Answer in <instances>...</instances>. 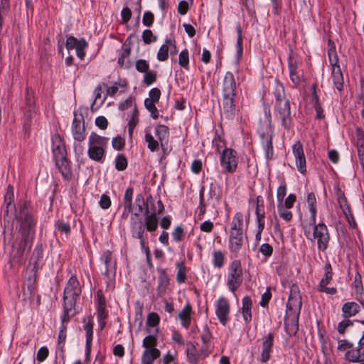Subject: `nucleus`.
Segmentation results:
<instances>
[{"label": "nucleus", "mask_w": 364, "mask_h": 364, "mask_svg": "<svg viewBox=\"0 0 364 364\" xmlns=\"http://www.w3.org/2000/svg\"><path fill=\"white\" fill-rule=\"evenodd\" d=\"M48 354V348L46 346H43L38 349L36 359L39 363H42L47 358Z\"/></svg>", "instance_id": "59"}, {"label": "nucleus", "mask_w": 364, "mask_h": 364, "mask_svg": "<svg viewBox=\"0 0 364 364\" xmlns=\"http://www.w3.org/2000/svg\"><path fill=\"white\" fill-rule=\"evenodd\" d=\"M158 286H157V296L162 297L165 295L166 289L169 285V277L166 274L164 269H158Z\"/></svg>", "instance_id": "21"}, {"label": "nucleus", "mask_w": 364, "mask_h": 364, "mask_svg": "<svg viewBox=\"0 0 364 364\" xmlns=\"http://www.w3.org/2000/svg\"><path fill=\"white\" fill-rule=\"evenodd\" d=\"M72 134L75 141L78 142L83 141L86 138L85 128V121L80 120L77 118H74L72 123Z\"/></svg>", "instance_id": "19"}, {"label": "nucleus", "mask_w": 364, "mask_h": 364, "mask_svg": "<svg viewBox=\"0 0 364 364\" xmlns=\"http://www.w3.org/2000/svg\"><path fill=\"white\" fill-rule=\"evenodd\" d=\"M306 203L309 210L311 213L310 221L312 223H314L317 214V199L314 193L310 192L307 193Z\"/></svg>", "instance_id": "29"}, {"label": "nucleus", "mask_w": 364, "mask_h": 364, "mask_svg": "<svg viewBox=\"0 0 364 364\" xmlns=\"http://www.w3.org/2000/svg\"><path fill=\"white\" fill-rule=\"evenodd\" d=\"M243 272L241 262L235 259L228 266L227 276V286L228 289L234 293L242 284Z\"/></svg>", "instance_id": "7"}, {"label": "nucleus", "mask_w": 364, "mask_h": 364, "mask_svg": "<svg viewBox=\"0 0 364 364\" xmlns=\"http://www.w3.org/2000/svg\"><path fill=\"white\" fill-rule=\"evenodd\" d=\"M155 135L163 147L165 141L168 140L169 136V129L166 125L159 124L155 127Z\"/></svg>", "instance_id": "34"}, {"label": "nucleus", "mask_w": 364, "mask_h": 364, "mask_svg": "<svg viewBox=\"0 0 364 364\" xmlns=\"http://www.w3.org/2000/svg\"><path fill=\"white\" fill-rule=\"evenodd\" d=\"M236 31L237 34V39L236 43L237 48V55L238 57H241L243 52L242 48V28L240 24L236 26Z\"/></svg>", "instance_id": "50"}, {"label": "nucleus", "mask_w": 364, "mask_h": 364, "mask_svg": "<svg viewBox=\"0 0 364 364\" xmlns=\"http://www.w3.org/2000/svg\"><path fill=\"white\" fill-rule=\"evenodd\" d=\"M331 77L335 87L341 91L343 87V75L340 66L332 68Z\"/></svg>", "instance_id": "31"}, {"label": "nucleus", "mask_w": 364, "mask_h": 364, "mask_svg": "<svg viewBox=\"0 0 364 364\" xmlns=\"http://www.w3.org/2000/svg\"><path fill=\"white\" fill-rule=\"evenodd\" d=\"M149 97L146 100H149L151 102L157 103L159 101L161 97V91L157 87L152 88L149 92Z\"/></svg>", "instance_id": "63"}, {"label": "nucleus", "mask_w": 364, "mask_h": 364, "mask_svg": "<svg viewBox=\"0 0 364 364\" xmlns=\"http://www.w3.org/2000/svg\"><path fill=\"white\" fill-rule=\"evenodd\" d=\"M285 322L287 332L289 336H294L299 330V318L296 316H287Z\"/></svg>", "instance_id": "33"}, {"label": "nucleus", "mask_w": 364, "mask_h": 364, "mask_svg": "<svg viewBox=\"0 0 364 364\" xmlns=\"http://www.w3.org/2000/svg\"><path fill=\"white\" fill-rule=\"evenodd\" d=\"M169 44L166 42L160 47L158 53L157 59L159 61H165L168 58Z\"/></svg>", "instance_id": "51"}, {"label": "nucleus", "mask_w": 364, "mask_h": 364, "mask_svg": "<svg viewBox=\"0 0 364 364\" xmlns=\"http://www.w3.org/2000/svg\"><path fill=\"white\" fill-rule=\"evenodd\" d=\"M55 229L68 236L70 233V226L68 223L58 220L55 223Z\"/></svg>", "instance_id": "49"}, {"label": "nucleus", "mask_w": 364, "mask_h": 364, "mask_svg": "<svg viewBox=\"0 0 364 364\" xmlns=\"http://www.w3.org/2000/svg\"><path fill=\"white\" fill-rule=\"evenodd\" d=\"M43 248L42 244H37L36 246L31 260L33 262V272H36L39 268L38 262L43 258Z\"/></svg>", "instance_id": "35"}, {"label": "nucleus", "mask_w": 364, "mask_h": 364, "mask_svg": "<svg viewBox=\"0 0 364 364\" xmlns=\"http://www.w3.org/2000/svg\"><path fill=\"white\" fill-rule=\"evenodd\" d=\"M149 69V65L145 60H138L136 61V70L139 73H146Z\"/></svg>", "instance_id": "62"}, {"label": "nucleus", "mask_w": 364, "mask_h": 364, "mask_svg": "<svg viewBox=\"0 0 364 364\" xmlns=\"http://www.w3.org/2000/svg\"><path fill=\"white\" fill-rule=\"evenodd\" d=\"M108 141V137L92 132L88 138L87 155L89 158L94 161L102 164L105 159Z\"/></svg>", "instance_id": "5"}, {"label": "nucleus", "mask_w": 364, "mask_h": 364, "mask_svg": "<svg viewBox=\"0 0 364 364\" xmlns=\"http://www.w3.org/2000/svg\"><path fill=\"white\" fill-rule=\"evenodd\" d=\"M272 95L275 99V119L284 129L289 131L293 125L294 115L291 114L290 100L286 95L284 87L277 80H274Z\"/></svg>", "instance_id": "2"}, {"label": "nucleus", "mask_w": 364, "mask_h": 364, "mask_svg": "<svg viewBox=\"0 0 364 364\" xmlns=\"http://www.w3.org/2000/svg\"><path fill=\"white\" fill-rule=\"evenodd\" d=\"M193 314L192 306L188 302L178 314L181 326L186 329H188L190 327Z\"/></svg>", "instance_id": "22"}, {"label": "nucleus", "mask_w": 364, "mask_h": 364, "mask_svg": "<svg viewBox=\"0 0 364 364\" xmlns=\"http://www.w3.org/2000/svg\"><path fill=\"white\" fill-rule=\"evenodd\" d=\"M353 325V322L348 318H345L338 323L337 330L339 333L344 334L346 328Z\"/></svg>", "instance_id": "56"}, {"label": "nucleus", "mask_w": 364, "mask_h": 364, "mask_svg": "<svg viewBox=\"0 0 364 364\" xmlns=\"http://www.w3.org/2000/svg\"><path fill=\"white\" fill-rule=\"evenodd\" d=\"M255 215L257 216V222L264 221L265 211L264 208V200L261 196L256 198Z\"/></svg>", "instance_id": "38"}, {"label": "nucleus", "mask_w": 364, "mask_h": 364, "mask_svg": "<svg viewBox=\"0 0 364 364\" xmlns=\"http://www.w3.org/2000/svg\"><path fill=\"white\" fill-rule=\"evenodd\" d=\"M81 292L82 288L77 277L72 275L63 291V315L61 317L63 322H68L77 314L75 306Z\"/></svg>", "instance_id": "3"}, {"label": "nucleus", "mask_w": 364, "mask_h": 364, "mask_svg": "<svg viewBox=\"0 0 364 364\" xmlns=\"http://www.w3.org/2000/svg\"><path fill=\"white\" fill-rule=\"evenodd\" d=\"M277 210L279 217L284 219L285 221L289 222L292 219L291 212L284 207V203H278Z\"/></svg>", "instance_id": "48"}, {"label": "nucleus", "mask_w": 364, "mask_h": 364, "mask_svg": "<svg viewBox=\"0 0 364 364\" xmlns=\"http://www.w3.org/2000/svg\"><path fill=\"white\" fill-rule=\"evenodd\" d=\"M88 44L85 39H77L73 36L68 37L65 42V47L68 50L75 49L77 56L82 60L85 56V49L87 47Z\"/></svg>", "instance_id": "14"}, {"label": "nucleus", "mask_w": 364, "mask_h": 364, "mask_svg": "<svg viewBox=\"0 0 364 364\" xmlns=\"http://www.w3.org/2000/svg\"><path fill=\"white\" fill-rule=\"evenodd\" d=\"M288 67L291 82L296 85H299L301 82V77L297 72V65L296 62H294L293 60L290 58Z\"/></svg>", "instance_id": "37"}, {"label": "nucleus", "mask_w": 364, "mask_h": 364, "mask_svg": "<svg viewBox=\"0 0 364 364\" xmlns=\"http://www.w3.org/2000/svg\"><path fill=\"white\" fill-rule=\"evenodd\" d=\"M243 245V237L229 239L228 240V248L230 252L234 255L235 257H237L238 253L241 250Z\"/></svg>", "instance_id": "39"}, {"label": "nucleus", "mask_w": 364, "mask_h": 364, "mask_svg": "<svg viewBox=\"0 0 364 364\" xmlns=\"http://www.w3.org/2000/svg\"><path fill=\"white\" fill-rule=\"evenodd\" d=\"M176 269V281L179 284H183L186 280L187 267L185 264V262L183 261L177 262Z\"/></svg>", "instance_id": "40"}, {"label": "nucleus", "mask_w": 364, "mask_h": 364, "mask_svg": "<svg viewBox=\"0 0 364 364\" xmlns=\"http://www.w3.org/2000/svg\"><path fill=\"white\" fill-rule=\"evenodd\" d=\"M55 164L65 180L70 181L72 179L71 166L67 158L62 160L58 159V161H55Z\"/></svg>", "instance_id": "26"}, {"label": "nucleus", "mask_w": 364, "mask_h": 364, "mask_svg": "<svg viewBox=\"0 0 364 364\" xmlns=\"http://www.w3.org/2000/svg\"><path fill=\"white\" fill-rule=\"evenodd\" d=\"M325 274L319 282V287H325L332 279V268L330 263H326L324 266Z\"/></svg>", "instance_id": "42"}, {"label": "nucleus", "mask_w": 364, "mask_h": 364, "mask_svg": "<svg viewBox=\"0 0 364 364\" xmlns=\"http://www.w3.org/2000/svg\"><path fill=\"white\" fill-rule=\"evenodd\" d=\"M36 272L31 273L27 278L23 287V299L33 300L36 294Z\"/></svg>", "instance_id": "16"}, {"label": "nucleus", "mask_w": 364, "mask_h": 364, "mask_svg": "<svg viewBox=\"0 0 364 364\" xmlns=\"http://www.w3.org/2000/svg\"><path fill=\"white\" fill-rule=\"evenodd\" d=\"M354 287L357 294L361 293L363 290L361 274L357 272L354 277Z\"/></svg>", "instance_id": "60"}, {"label": "nucleus", "mask_w": 364, "mask_h": 364, "mask_svg": "<svg viewBox=\"0 0 364 364\" xmlns=\"http://www.w3.org/2000/svg\"><path fill=\"white\" fill-rule=\"evenodd\" d=\"M144 231H145V226H144V224H143V222L141 220L134 222L132 224V235H133V237H136L139 240L141 248L145 247V239L144 237Z\"/></svg>", "instance_id": "23"}, {"label": "nucleus", "mask_w": 364, "mask_h": 364, "mask_svg": "<svg viewBox=\"0 0 364 364\" xmlns=\"http://www.w3.org/2000/svg\"><path fill=\"white\" fill-rule=\"evenodd\" d=\"M134 194V188L133 187H128L124 193V211L122 213L123 217H127L128 215L133 212V205H132V198Z\"/></svg>", "instance_id": "28"}, {"label": "nucleus", "mask_w": 364, "mask_h": 364, "mask_svg": "<svg viewBox=\"0 0 364 364\" xmlns=\"http://www.w3.org/2000/svg\"><path fill=\"white\" fill-rule=\"evenodd\" d=\"M222 109L228 119L234 118L236 113L237 84L231 72L225 74L222 89Z\"/></svg>", "instance_id": "4"}, {"label": "nucleus", "mask_w": 364, "mask_h": 364, "mask_svg": "<svg viewBox=\"0 0 364 364\" xmlns=\"http://www.w3.org/2000/svg\"><path fill=\"white\" fill-rule=\"evenodd\" d=\"M213 264L215 267L220 269L225 264V255L221 250L213 252Z\"/></svg>", "instance_id": "43"}, {"label": "nucleus", "mask_w": 364, "mask_h": 364, "mask_svg": "<svg viewBox=\"0 0 364 364\" xmlns=\"http://www.w3.org/2000/svg\"><path fill=\"white\" fill-rule=\"evenodd\" d=\"M156 78H157V74H156V71L148 70L147 72L145 73V74L144 75L143 82L147 86H149L156 80Z\"/></svg>", "instance_id": "54"}, {"label": "nucleus", "mask_w": 364, "mask_h": 364, "mask_svg": "<svg viewBox=\"0 0 364 364\" xmlns=\"http://www.w3.org/2000/svg\"><path fill=\"white\" fill-rule=\"evenodd\" d=\"M15 218L18 223V230L13 247L16 251L14 257L21 261L25 252L31 250L36 235L37 218L30 201L18 203Z\"/></svg>", "instance_id": "1"}, {"label": "nucleus", "mask_w": 364, "mask_h": 364, "mask_svg": "<svg viewBox=\"0 0 364 364\" xmlns=\"http://www.w3.org/2000/svg\"><path fill=\"white\" fill-rule=\"evenodd\" d=\"M220 165L225 173L235 172L238 165L237 152L232 149L225 148L220 155Z\"/></svg>", "instance_id": "9"}, {"label": "nucleus", "mask_w": 364, "mask_h": 364, "mask_svg": "<svg viewBox=\"0 0 364 364\" xmlns=\"http://www.w3.org/2000/svg\"><path fill=\"white\" fill-rule=\"evenodd\" d=\"M292 151L295 158L298 171L305 174L306 172V162L304 152L303 145L300 141H297L292 146Z\"/></svg>", "instance_id": "15"}, {"label": "nucleus", "mask_w": 364, "mask_h": 364, "mask_svg": "<svg viewBox=\"0 0 364 364\" xmlns=\"http://www.w3.org/2000/svg\"><path fill=\"white\" fill-rule=\"evenodd\" d=\"M266 119L264 122L261 120V124L257 131L260 139L269 136L273 137L274 129L272 126L270 110L268 111V113H266Z\"/></svg>", "instance_id": "20"}, {"label": "nucleus", "mask_w": 364, "mask_h": 364, "mask_svg": "<svg viewBox=\"0 0 364 364\" xmlns=\"http://www.w3.org/2000/svg\"><path fill=\"white\" fill-rule=\"evenodd\" d=\"M243 215L240 212L236 213L231 223V227L230 230H243Z\"/></svg>", "instance_id": "44"}, {"label": "nucleus", "mask_w": 364, "mask_h": 364, "mask_svg": "<svg viewBox=\"0 0 364 364\" xmlns=\"http://www.w3.org/2000/svg\"><path fill=\"white\" fill-rule=\"evenodd\" d=\"M364 331H362V336L358 341V347L356 349L348 350L345 354L346 360L353 363L364 361ZM353 347V343L346 339L338 341L337 349L344 351Z\"/></svg>", "instance_id": "6"}, {"label": "nucleus", "mask_w": 364, "mask_h": 364, "mask_svg": "<svg viewBox=\"0 0 364 364\" xmlns=\"http://www.w3.org/2000/svg\"><path fill=\"white\" fill-rule=\"evenodd\" d=\"M100 261L105 264V270L102 274L109 281L114 279L116 275V259L113 257L112 252L109 250L103 252Z\"/></svg>", "instance_id": "12"}, {"label": "nucleus", "mask_w": 364, "mask_h": 364, "mask_svg": "<svg viewBox=\"0 0 364 364\" xmlns=\"http://www.w3.org/2000/svg\"><path fill=\"white\" fill-rule=\"evenodd\" d=\"M160 355L161 352L158 348L145 350L141 356V364H154V360Z\"/></svg>", "instance_id": "32"}, {"label": "nucleus", "mask_w": 364, "mask_h": 364, "mask_svg": "<svg viewBox=\"0 0 364 364\" xmlns=\"http://www.w3.org/2000/svg\"><path fill=\"white\" fill-rule=\"evenodd\" d=\"M230 305L229 301L224 296H220L215 304V314L220 323L225 326L228 323Z\"/></svg>", "instance_id": "13"}, {"label": "nucleus", "mask_w": 364, "mask_h": 364, "mask_svg": "<svg viewBox=\"0 0 364 364\" xmlns=\"http://www.w3.org/2000/svg\"><path fill=\"white\" fill-rule=\"evenodd\" d=\"M356 147L359 161L364 168V132L360 128L355 130Z\"/></svg>", "instance_id": "24"}, {"label": "nucleus", "mask_w": 364, "mask_h": 364, "mask_svg": "<svg viewBox=\"0 0 364 364\" xmlns=\"http://www.w3.org/2000/svg\"><path fill=\"white\" fill-rule=\"evenodd\" d=\"M145 141L147 143L149 149L152 152L155 151L158 149L160 144L159 141L154 139L152 134L149 132H146L145 134Z\"/></svg>", "instance_id": "46"}, {"label": "nucleus", "mask_w": 364, "mask_h": 364, "mask_svg": "<svg viewBox=\"0 0 364 364\" xmlns=\"http://www.w3.org/2000/svg\"><path fill=\"white\" fill-rule=\"evenodd\" d=\"M142 39L146 44H149L151 41H156V36H154L153 33L149 29H146L142 33Z\"/></svg>", "instance_id": "61"}, {"label": "nucleus", "mask_w": 364, "mask_h": 364, "mask_svg": "<svg viewBox=\"0 0 364 364\" xmlns=\"http://www.w3.org/2000/svg\"><path fill=\"white\" fill-rule=\"evenodd\" d=\"M112 146L114 149L120 151L124 146V139L120 136H117L112 139Z\"/></svg>", "instance_id": "57"}, {"label": "nucleus", "mask_w": 364, "mask_h": 364, "mask_svg": "<svg viewBox=\"0 0 364 364\" xmlns=\"http://www.w3.org/2000/svg\"><path fill=\"white\" fill-rule=\"evenodd\" d=\"M274 335L269 332L266 336L262 338V353L260 360L262 363H267L270 358V353L274 345Z\"/></svg>", "instance_id": "17"}, {"label": "nucleus", "mask_w": 364, "mask_h": 364, "mask_svg": "<svg viewBox=\"0 0 364 364\" xmlns=\"http://www.w3.org/2000/svg\"><path fill=\"white\" fill-rule=\"evenodd\" d=\"M272 138L269 136L260 139L262 146L265 152V156L267 160L272 159L274 154Z\"/></svg>", "instance_id": "36"}, {"label": "nucleus", "mask_w": 364, "mask_h": 364, "mask_svg": "<svg viewBox=\"0 0 364 364\" xmlns=\"http://www.w3.org/2000/svg\"><path fill=\"white\" fill-rule=\"evenodd\" d=\"M157 338L154 335H149L146 336L142 342V346L145 348V350H151L152 348H156Z\"/></svg>", "instance_id": "47"}, {"label": "nucleus", "mask_w": 364, "mask_h": 364, "mask_svg": "<svg viewBox=\"0 0 364 364\" xmlns=\"http://www.w3.org/2000/svg\"><path fill=\"white\" fill-rule=\"evenodd\" d=\"M16 208L17 207L14 203V187L9 185L4 196V203L1 207L4 220L9 222L12 218L14 213L16 216Z\"/></svg>", "instance_id": "10"}, {"label": "nucleus", "mask_w": 364, "mask_h": 364, "mask_svg": "<svg viewBox=\"0 0 364 364\" xmlns=\"http://www.w3.org/2000/svg\"><path fill=\"white\" fill-rule=\"evenodd\" d=\"M115 168L117 171H124L128 166V161L124 154H117L114 160Z\"/></svg>", "instance_id": "45"}, {"label": "nucleus", "mask_w": 364, "mask_h": 364, "mask_svg": "<svg viewBox=\"0 0 364 364\" xmlns=\"http://www.w3.org/2000/svg\"><path fill=\"white\" fill-rule=\"evenodd\" d=\"M292 287L290 291L289 299L287 304V316H299L302 301L299 292Z\"/></svg>", "instance_id": "11"}, {"label": "nucleus", "mask_w": 364, "mask_h": 364, "mask_svg": "<svg viewBox=\"0 0 364 364\" xmlns=\"http://www.w3.org/2000/svg\"><path fill=\"white\" fill-rule=\"evenodd\" d=\"M159 321H160V318H159V316L156 313L151 312V313L149 314L148 317H147V321H146L147 326H156L159 324Z\"/></svg>", "instance_id": "58"}, {"label": "nucleus", "mask_w": 364, "mask_h": 364, "mask_svg": "<svg viewBox=\"0 0 364 364\" xmlns=\"http://www.w3.org/2000/svg\"><path fill=\"white\" fill-rule=\"evenodd\" d=\"M185 235L184 230L182 226L178 225L175 228L172 232V237L174 241L178 242L181 241Z\"/></svg>", "instance_id": "55"}, {"label": "nucleus", "mask_w": 364, "mask_h": 364, "mask_svg": "<svg viewBox=\"0 0 364 364\" xmlns=\"http://www.w3.org/2000/svg\"><path fill=\"white\" fill-rule=\"evenodd\" d=\"M159 221L156 216V212L152 211L151 214H147L144 218V226L146 231L155 232L158 228Z\"/></svg>", "instance_id": "30"}, {"label": "nucleus", "mask_w": 364, "mask_h": 364, "mask_svg": "<svg viewBox=\"0 0 364 364\" xmlns=\"http://www.w3.org/2000/svg\"><path fill=\"white\" fill-rule=\"evenodd\" d=\"M52 152L55 161L67 158L64 143L59 135H55L52 138Z\"/></svg>", "instance_id": "18"}, {"label": "nucleus", "mask_w": 364, "mask_h": 364, "mask_svg": "<svg viewBox=\"0 0 364 364\" xmlns=\"http://www.w3.org/2000/svg\"><path fill=\"white\" fill-rule=\"evenodd\" d=\"M156 102H151L149 100L145 99L144 106L146 109L151 112V116L153 119H156L159 117L158 109L155 105Z\"/></svg>", "instance_id": "52"}, {"label": "nucleus", "mask_w": 364, "mask_h": 364, "mask_svg": "<svg viewBox=\"0 0 364 364\" xmlns=\"http://www.w3.org/2000/svg\"><path fill=\"white\" fill-rule=\"evenodd\" d=\"M342 316L344 318H348L352 316H354L360 311V306L354 301H349L345 303L342 306Z\"/></svg>", "instance_id": "27"}, {"label": "nucleus", "mask_w": 364, "mask_h": 364, "mask_svg": "<svg viewBox=\"0 0 364 364\" xmlns=\"http://www.w3.org/2000/svg\"><path fill=\"white\" fill-rule=\"evenodd\" d=\"M154 21V16L151 11H146L144 14L142 23L145 26H151Z\"/></svg>", "instance_id": "64"}, {"label": "nucleus", "mask_w": 364, "mask_h": 364, "mask_svg": "<svg viewBox=\"0 0 364 364\" xmlns=\"http://www.w3.org/2000/svg\"><path fill=\"white\" fill-rule=\"evenodd\" d=\"M252 301L249 296H245L242 300V314L244 321L249 324L252 321Z\"/></svg>", "instance_id": "25"}, {"label": "nucleus", "mask_w": 364, "mask_h": 364, "mask_svg": "<svg viewBox=\"0 0 364 364\" xmlns=\"http://www.w3.org/2000/svg\"><path fill=\"white\" fill-rule=\"evenodd\" d=\"M131 53V48L125 44L122 47V51L118 58V64L125 68H129V61L128 58Z\"/></svg>", "instance_id": "41"}, {"label": "nucleus", "mask_w": 364, "mask_h": 364, "mask_svg": "<svg viewBox=\"0 0 364 364\" xmlns=\"http://www.w3.org/2000/svg\"><path fill=\"white\" fill-rule=\"evenodd\" d=\"M310 225H313L312 238L309 237V240H316L317 243L318 250L319 251H325L328 246L330 235L327 226L324 223L321 222L316 223V218L315 223H312L310 221Z\"/></svg>", "instance_id": "8"}, {"label": "nucleus", "mask_w": 364, "mask_h": 364, "mask_svg": "<svg viewBox=\"0 0 364 364\" xmlns=\"http://www.w3.org/2000/svg\"><path fill=\"white\" fill-rule=\"evenodd\" d=\"M178 63L183 68H188L189 53L187 49H184L180 53L178 57Z\"/></svg>", "instance_id": "53"}]
</instances>
